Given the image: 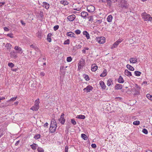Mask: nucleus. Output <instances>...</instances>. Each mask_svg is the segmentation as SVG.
<instances>
[{"label":"nucleus","instance_id":"nucleus-1","mask_svg":"<svg viewBox=\"0 0 152 152\" xmlns=\"http://www.w3.org/2000/svg\"><path fill=\"white\" fill-rule=\"evenodd\" d=\"M85 60L83 58H81L78 64V69L79 70H80L85 66Z\"/></svg>","mask_w":152,"mask_h":152},{"label":"nucleus","instance_id":"nucleus-2","mask_svg":"<svg viewBox=\"0 0 152 152\" xmlns=\"http://www.w3.org/2000/svg\"><path fill=\"white\" fill-rule=\"evenodd\" d=\"M97 42L100 44H102L105 42V38L103 37H100L96 38Z\"/></svg>","mask_w":152,"mask_h":152},{"label":"nucleus","instance_id":"nucleus-3","mask_svg":"<svg viewBox=\"0 0 152 152\" xmlns=\"http://www.w3.org/2000/svg\"><path fill=\"white\" fill-rule=\"evenodd\" d=\"M141 15L143 19H152L151 15L145 12L142 13Z\"/></svg>","mask_w":152,"mask_h":152},{"label":"nucleus","instance_id":"nucleus-4","mask_svg":"<svg viewBox=\"0 0 152 152\" xmlns=\"http://www.w3.org/2000/svg\"><path fill=\"white\" fill-rule=\"evenodd\" d=\"M140 89V87L136 84L134 88V91H135L134 94L137 95L139 94Z\"/></svg>","mask_w":152,"mask_h":152},{"label":"nucleus","instance_id":"nucleus-5","mask_svg":"<svg viewBox=\"0 0 152 152\" xmlns=\"http://www.w3.org/2000/svg\"><path fill=\"white\" fill-rule=\"evenodd\" d=\"M120 7L121 8L124 7L127 9L129 7V4L127 3L126 1L124 0L123 2L120 5Z\"/></svg>","mask_w":152,"mask_h":152},{"label":"nucleus","instance_id":"nucleus-6","mask_svg":"<svg viewBox=\"0 0 152 152\" xmlns=\"http://www.w3.org/2000/svg\"><path fill=\"white\" fill-rule=\"evenodd\" d=\"M93 88L90 85L88 86L86 88H84L83 90L85 91H86L87 93L91 91H92Z\"/></svg>","mask_w":152,"mask_h":152},{"label":"nucleus","instance_id":"nucleus-7","mask_svg":"<svg viewBox=\"0 0 152 152\" xmlns=\"http://www.w3.org/2000/svg\"><path fill=\"white\" fill-rule=\"evenodd\" d=\"M87 11L90 12H92L94 11L95 7L92 5L88 6L87 8Z\"/></svg>","mask_w":152,"mask_h":152},{"label":"nucleus","instance_id":"nucleus-8","mask_svg":"<svg viewBox=\"0 0 152 152\" xmlns=\"http://www.w3.org/2000/svg\"><path fill=\"white\" fill-rule=\"evenodd\" d=\"M57 126H50V131L51 133H54L56 129Z\"/></svg>","mask_w":152,"mask_h":152},{"label":"nucleus","instance_id":"nucleus-9","mask_svg":"<svg viewBox=\"0 0 152 152\" xmlns=\"http://www.w3.org/2000/svg\"><path fill=\"white\" fill-rule=\"evenodd\" d=\"M14 49L16 50H17L18 51V52L20 54L22 53L23 52L22 48L19 46H15L14 48Z\"/></svg>","mask_w":152,"mask_h":152},{"label":"nucleus","instance_id":"nucleus-10","mask_svg":"<svg viewBox=\"0 0 152 152\" xmlns=\"http://www.w3.org/2000/svg\"><path fill=\"white\" fill-rule=\"evenodd\" d=\"M97 69V66L96 64H93L91 66V70L93 72H95Z\"/></svg>","mask_w":152,"mask_h":152},{"label":"nucleus","instance_id":"nucleus-11","mask_svg":"<svg viewBox=\"0 0 152 152\" xmlns=\"http://www.w3.org/2000/svg\"><path fill=\"white\" fill-rule=\"evenodd\" d=\"M129 61L130 63L134 64L137 61V58H132L130 59Z\"/></svg>","mask_w":152,"mask_h":152},{"label":"nucleus","instance_id":"nucleus-12","mask_svg":"<svg viewBox=\"0 0 152 152\" xmlns=\"http://www.w3.org/2000/svg\"><path fill=\"white\" fill-rule=\"evenodd\" d=\"M66 35L67 36L75 38V34L73 32H67L66 33Z\"/></svg>","mask_w":152,"mask_h":152},{"label":"nucleus","instance_id":"nucleus-13","mask_svg":"<svg viewBox=\"0 0 152 152\" xmlns=\"http://www.w3.org/2000/svg\"><path fill=\"white\" fill-rule=\"evenodd\" d=\"M123 87L122 85L120 84H117L115 86V88L116 90L121 89Z\"/></svg>","mask_w":152,"mask_h":152},{"label":"nucleus","instance_id":"nucleus-14","mask_svg":"<svg viewBox=\"0 0 152 152\" xmlns=\"http://www.w3.org/2000/svg\"><path fill=\"white\" fill-rule=\"evenodd\" d=\"M124 74L128 77H130L132 75L131 72L129 71L127 69H126L125 70Z\"/></svg>","mask_w":152,"mask_h":152},{"label":"nucleus","instance_id":"nucleus-15","mask_svg":"<svg viewBox=\"0 0 152 152\" xmlns=\"http://www.w3.org/2000/svg\"><path fill=\"white\" fill-rule=\"evenodd\" d=\"M99 84L102 88L104 89H105L106 86L103 81H100Z\"/></svg>","mask_w":152,"mask_h":152},{"label":"nucleus","instance_id":"nucleus-16","mask_svg":"<svg viewBox=\"0 0 152 152\" xmlns=\"http://www.w3.org/2000/svg\"><path fill=\"white\" fill-rule=\"evenodd\" d=\"M50 126H57L56 121L54 119H52L51 121Z\"/></svg>","mask_w":152,"mask_h":152},{"label":"nucleus","instance_id":"nucleus-17","mask_svg":"<svg viewBox=\"0 0 152 152\" xmlns=\"http://www.w3.org/2000/svg\"><path fill=\"white\" fill-rule=\"evenodd\" d=\"M52 34L51 33H49L47 36V40L49 42L51 41V36Z\"/></svg>","mask_w":152,"mask_h":152},{"label":"nucleus","instance_id":"nucleus-18","mask_svg":"<svg viewBox=\"0 0 152 152\" xmlns=\"http://www.w3.org/2000/svg\"><path fill=\"white\" fill-rule=\"evenodd\" d=\"M39 107L37 106L34 105L30 108V109L33 111H37L39 109Z\"/></svg>","mask_w":152,"mask_h":152},{"label":"nucleus","instance_id":"nucleus-19","mask_svg":"<svg viewBox=\"0 0 152 152\" xmlns=\"http://www.w3.org/2000/svg\"><path fill=\"white\" fill-rule=\"evenodd\" d=\"M83 35H86V36L87 39H88L90 38L89 34L86 31H83Z\"/></svg>","mask_w":152,"mask_h":152},{"label":"nucleus","instance_id":"nucleus-20","mask_svg":"<svg viewBox=\"0 0 152 152\" xmlns=\"http://www.w3.org/2000/svg\"><path fill=\"white\" fill-rule=\"evenodd\" d=\"M118 82L120 83H123L124 82V80L121 76L119 77L118 79Z\"/></svg>","mask_w":152,"mask_h":152},{"label":"nucleus","instance_id":"nucleus-21","mask_svg":"<svg viewBox=\"0 0 152 152\" xmlns=\"http://www.w3.org/2000/svg\"><path fill=\"white\" fill-rule=\"evenodd\" d=\"M126 66L129 70L133 71L134 69V68L129 64H127Z\"/></svg>","mask_w":152,"mask_h":152},{"label":"nucleus","instance_id":"nucleus-22","mask_svg":"<svg viewBox=\"0 0 152 152\" xmlns=\"http://www.w3.org/2000/svg\"><path fill=\"white\" fill-rule=\"evenodd\" d=\"M43 7H44L45 8H46V9H48L50 6L49 4L47 2H43Z\"/></svg>","mask_w":152,"mask_h":152},{"label":"nucleus","instance_id":"nucleus-23","mask_svg":"<svg viewBox=\"0 0 152 152\" xmlns=\"http://www.w3.org/2000/svg\"><path fill=\"white\" fill-rule=\"evenodd\" d=\"M96 21H94V22L96 23L95 25H97L98 24H99L102 22V20H95Z\"/></svg>","mask_w":152,"mask_h":152},{"label":"nucleus","instance_id":"nucleus-24","mask_svg":"<svg viewBox=\"0 0 152 152\" xmlns=\"http://www.w3.org/2000/svg\"><path fill=\"white\" fill-rule=\"evenodd\" d=\"M38 146V145L35 143H33L32 145H31V146L32 149L33 150H35L37 149V147Z\"/></svg>","mask_w":152,"mask_h":152},{"label":"nucleus","instance_id":"nucleus-25","mask_svg":"<svg viewBox=\"0 0 152 152\" xmlns=\"http://www.w3.org/2000/svg\"><path fill=\"white\" fill-rule=\"evenodd\" d=\"M61 4H64V5H67L68 4V2L66 0H62L60 1Z\"/></svg>","mask_w":152,"mask_h":152},{"label":"nucleus","instance_id":"nucleus-26","mask_svg":"<svg viewBox=\"0 0 152 152\" xmlns=\"http://www.w3.org/2000/svg\"><path fill=\"white\" fill-rule=\"evenodd\" d=\"M75 15L74 14H73L68 16L67 17V19H75Z\"/></svg>","mask_w":152,"mask_h":152},{"label":"nucleus","instance_id":"nucleus-27","mask_svg":"<svg viewBox=\"0 0 152 152\" xmlns=\"http://www.w3.org/2000/svg\"><path fill=\"white\" fill-rule=\"evenodd\" d=\"M81 15L84 18L88 15V13L86 12H83L81 13Z\"/></svg>","mask_w":152,"mask_h":152},{"label":"nucleus","instance_id":"nucleus-28","mask_svg":"<svg viewBox=\"0 0 152 152\" xmlns=\"http://www.w3.org/2000/svg\"><path fill=\"white\" fill-rule=\"evenodd\" d=\"M134 73L135 76H139L140 75L141 72L140 71H136L134 72Z\"/></svg>","mask_w":152,"mask_h":152},{"label":"nucleus","instance_id":"nucleus-29","mask_svg":"<svg viewBox=\"0 0 152 152\" xmlns=\"http://www.w3.org/2000/svg\"><path fill=\"white\" fill-rule=\"evenodd\" d=\"M10 55H11V56L12 58H17V56H18L16 54H15L13 52H10Z\"/></svg>","mask_w":152,"mask_h":152},{"label":"nucleus","instance_id":"nucleus-30","mask_svg":"<svg viewBox=\"0 0 152 152\" xmlns=\"http://www.w3.org/2000/svg\"><path fill=\"white\" fill-rule=\"evenodd\" d=\"M77 118H78L84 119L85 118V116L84 115H77Z\"/></svg>","mask_w":152,"mask_h":152},{"label":"nucleus","instance_id":"nucleus-31","mask_svg":"<svg viewBox=\"0 0 152 152\" xmlns=\"http://www.w3.org/2000/svg\"><path fill=\"white\" fill-rule=\"evenodd\" d=\"M12 45L10 43H7L5 47L7 48V49H10L11 48Z\"/></svg>","mask_w":152,"mask_h":152},{"label":"nucleus","instance_id":"nucleus-32","mask_svg":"<svg viewBox=\"0 0 152 152\" xmlns=\"http://www.w3.org/2000/svg\"><path fill=\"white\" fill-rule=\"evenodd\" d=\"M39 99H38L36 100H35V104L34 105L36 106H37L38 107H39Z\"/></svg>","mask_w":152,"mask_h":152},{"label":"nucleus","instance_id":"nucleus-33","mask_svg":"<svg viewBox=\"0 0 152 152\" xmlns=\"http://www.w3.org/2000/svg\"><path fill=\"white\" fill-rule=\"evenodd\" d=\"M81 137L82 138L84 139V140H87V136L85 134H81Z\"/></svg>","mask_w":152,"mask_h":152},{"label":"nucleus","instance_id":"nucleus-34","mask_svg":"<svg viewBox=\"0 0 152 152\" xmlns=\"http://www.w3.org/2000/svg\"><path fill=\"white\" fill-rule=\"evenodd\" d=\"M118 45V43L117 42H116L113 44L112 46L111 47V48L113 49V48H116Z\"/></svg>","mask_w":152,"mask_h":152},{"label":"nucleus","instance_id":"nucleus-35","mask_svg":"<svg viewBox=\"0 0 152 152\" xmlns=\"http://www.w3.org/2000/svg\"><path fill=\"white\" fill-rule=\"evenodd\" d=\"M59 121L62 124H64L65 122V119H62V118H59L58 119Z\"/></svg>","mask_w":152,"mask_h":152},{"label":"nucleus","instance_id":"nucleus-36","mask_svg":"<svg viewBox=\"0 0 152 152\" xmlns=\"http://www.w3.org/2000/svg\"><path fill=\"white\" fill-rule=\"evenodd\" d=\"M112 81L111 79H109L107 82V85L108 86H110L111 85V83H112Z\"/></svg>","mask_w":152,"mask_h":152},{"label":"nucleus","instance_id":"nucleus-37","mask_svg":"<svg viewBox=\"0 0 152 152\" xmlns=\"http://www.w3.org/2000/svg\"><path fill=\"white\" fill-rule=\"evenodd\" d=\"M84 77L86 81H88L90 80L89 77L87 75H84Z\"/></svg>","mask_w":152,"mask_h":152},{"label":"nucleus","instance_id":"nucleus-38","mask_svg":"<svg viewBox=\"0 0 152 152\" xmlns=\"http://www.w3.org/2000/svg\"><path fill=\"white\" fill-rule=\"evenodd\" d=\"M146 97L149 99L152 100V95H151L149 94H148L146 95Z\"/></svg>","mask_w":152,"mask_h":152},{"label":"nucleus","instance_id":"nucleus-39","mask_svg":"<svg viewBox=\"0 0 152 152\" xmlns=\"http://www.w3.org/2000/svg\"><path fill=\"white\" fill-rule=\"evenodd\" d=\"M41 137V135L40 134H37L34 137V138L36 139H39Z\"/></svg>","mask_w":152,"mask_h":152},{"label":"nucleus","instance_id":"nucleus-40","mask_svg":"<svg viewBox=\"0 0 152 152\" xmlns=\"http://www.w3.org/2000/svg\"><path fill=\"white\" fill-rule=\"evenodd\" d=\"M8 66L9 67L12 68L14 66V64L12 63H9L8 64Z\"/></svg>","mask_w":152,"mask_h":152},{"label":"nucleus","instance_id":"nucleus-41","mask_svg":"<svg viewBox=\"0 0 152 152\" xmlns=\"http://www.w3.org/2000/svg\"><path fill=\"white\" fill-rule=\"evenodd\" d=\"M140 121H134L133 122V124L134 125H137L140 124Z\"/></svg>","mask_w":152,"mask_h":152},{"label":"nucleus","instance_id":"nucleus-42","mask_svg":"<svg viewBox=\"0 0 152 152\" xmlns=\"http://www.w3.org/2000/svg\"><path fill=\"white\" fill-rule=\"evenodd\" d=\"M38 152H44V150L43 149L40 147H38L37 149Z\"/></svg>","mask_w":152,"mask_h":152},{"label":"nucleus","instance_id":"nucleus-43","mask_svg":"<svg viewBox=\"0 0 152 152\" xmlns=\"http://www.w3.org/2000/svg\"><path fill=\"white\" fill-rule=\"evenodd\" d=\"M17 96H16L15 97L12 98L11 99H10L8 101H7V102H10V101H15V100H16V99H17Z\"/></svg>","mask_w":152,"mask_h":152},{"label":"nucleus","instance_id":"nucleus-44","mask_svg":"<svg viewBox=\"0 0 152 152\" xmlns=\"http://www.w3.org/2000/svg\"><path fill=\"white\" fill-rule=\"evenodd\" d=\"M72 60V58L70 56L68 57L67 58L66 60L68 62H70Z\"/></svg>","mask_w":152,"mask_h":152},{"label":"nucleus","instance_id":"nucleus-45","mask_svg":"<svg viewBox=\"0 0 152 152\" xmlns=\"http://www.w3.org/2000/svg\"><path fill=\"white\" fill-rule=\"evenodd\" d=\"M112 2V1L111 0H107V5L110 6H111Z\"/></svg>","mask_w":152,"mask_h":152},{"label":"nucleus","instance_id":"nucleus-46","mask_svg":"<svg viewBox=\"0 0 152 152\" xmlns=\"http://www.w3.org/2000/svg\"><path fill=\"white\" fill-rule=\"evenodd\" d=\"M71 122L74 125H76V122L75 121L74 119H72L71 120Z\"/></svg>","mask_w":152,"mask_h":152},{"label":"nucleus","instance_id":"nucleus-47","mask_svg":"<svg viewBox=\"0 0 152 152\" xmlns=\"http://www.w3.org/2000/svg\"><path fill=\"white\" fill-rule=\"evenodd\" d=\"M4 134V131L2 129H0V137L2 136Z\"/></svg>","mask_w":152,"mask_h":152},{"label":"nucleus","instance_id":"nucleus-48","mask_svg":"<svg viewBox=\"0 0 152 152\" xmlns=\"http://www.w3.org/2000/svg\"><path fill=\"white\" fill-rule=\"evenodd\" d=\"M142 132L144 133L145 134H147L148 133V131L147 130L145 129H143L142 130Z\"/></svg>","mask_w":152,"mask_h":152},{"label":"nucleus","instance_id":"nucleus-49","mask_svg":"<svg viewBox=\"0 0 152 152\" xmlns=\"http://www.w3.org/2000/svg\"><path fill=\"white\" fill-rule=\"evenodd\" d=\"M75 32L77 34H79L80 33L81 31L80 30L77 29L75 30Z\"/></svg>","mask_w":152,"mask_h":152},{"label":"nucleus","instance_id":"nucleus-50","mask_svg":"<svg viewBox=\"0 0 152 152\" xmlns=\"http://www.w3.org/2000/svg\"><path fill=\"white\" fill-rule=\"evenodd\" d=\"M69 43V39L65 41L64 43V45L68 44Z\"/></svg>","mask_w":152,"mask_h":152},{"label":"nucleus","instance_id":"nucleus-51","mask_svg":"<svg viewBox=\"0 0 152 152\" xmlns=\"http://www.w3.org/2000/svg\"><path fill=\"white\" fill-rule=\"evenodd\" d=\"M59 27L58 25L55 26L53 27L54 30L55 31H56V30H57V29H58Z\"/></svg>","mask_w":152,"mask_h":152},{"label":"nucleus","instance_id":"nucleus-52","mask_svg":"<svg viewBox=\"0 0 152 152\" xmlns=\"http://www.w3.org/2000/svg\"><path fill=\"white\" fill-rule=\"evenodd\" d=\"M7 36L11 38H12L13 37V34H7Z\"/></svg>","mask_w":152,"mask_h":152},{"label":"nucleus","instance_id":"nucleus-53","mask_svg":"<svg viewBox=\"0 0 152 152\" xmlns=\"http://www.w3.org/2000/svg\"><path fill=\"white\" fill-rule=\"evenodd\" d=\"M76 48H77V49H80L82 47L81 45L80 44H79L78 45H76Z\"/></svg>","mask_w":152,"mask_h":152},{"label":"nucleus","instance_id":"nucleus-54","mask_svg":"<svg viewBox=\"0 0 152 152\" xmlns=\"http://www.w3.org/2000/svg\"><path fill=\"white\" fill-rule=\"evenodd\" d=\"M106 72L107 71L106 69H105L103 72L102 73V74L104 75L103 76H105L106 75Z\"/></svg>","mask_w":152,"mask_h":152},{"label":"nucleus","instance_id":"nucleus-55","mask_svg":"<svg viewBox=\"0 0 152 152\" xmlns=\"http://www.w3.org/2000/svg\"><path fill=\"white\" fill-rule=\"evenodd\" d=\"M68 147L67 146H66L65 147L64 149L65 152H68Z\"/></svg>","mask_w":152,"mask_h":152},{"label":"nucleus","instance_id":"nucleus-56","mask_svg":"<svg viewBox=\"0 0 152 152\" xmlns=\"http://www.w3.org/2000/svg\"><path fill=\"white\" fill-rule=\"evenodd\" d=\"M91 146L92 148H95L96 147V145L95 144H92L91 145Z\"/></svg>","mask_w":152,"mask_h":152},{"label":"nucleus","instance_id":"nucleus-57","mask_svg":"<svg viewBox=\"0 0 152 152\" xmlns=\"http://www.w3.org/2000/svg\"><path fill=\"white\" fill-rule=\"evenodd\" d=\"M4 30L5 31H9V29L7 27H5L4 28Z\"/></svg>","mask_w":152,"mask_h":152},{"label":"nucleus","instance_id":"nucleus-58","mask_svg":"<svg viewBox=\"0 0 152 152\" xmlns=\"http://www.w3.org/2000/svg\"><path fill=\"white\" fill-rule=\"evenodd\" d=\"M113 18V17L111 15H109L107 18V19H112Z\"/></svg>","mask_w":152,"mask_h":152},{"label":"nucleus","instance_id":"nucleus-59","mask_svg":"<svg viewBox=\"0 0 152 152\" xmlns=\"http://www.w3.org/2000/svg\"><path fill=\"white\" fill-rule=\"evenodd\" d=\"M5 4V2H0V7L2 6L3 5H4Z\"/></svg>","mask_w":152,"mask_h":152},{"label":"nucleus","instance_id":"nucleus-60","mask_svg":"<svg viewBox=\"0 0 152 152\" xmlns=\"http://www.w3.org/2000/svg\"><path fill=\"white\" fill-rule=\"evenodd\" d=\"M64 114L63 113H62V114L60 118H62V119H64Z\"/></svg>","mask_w":152,"mask_h":152},{"label":"nucleus","instance_id":"nucleus-61","mask_svg":"<svg viewBox=\"0 0 152 152\" xmlns=\"http://www.w3.org/2000/svg\"><path fill=\"white\" fill-rule=\"evenodd\" d=\"M40 15L41 18H42L43 16V12H40Z\"/></svg>","mask_w":152,"mask_h":152},{"label":"nucleus","instance_id":"nucleus-62","mask_svg":"<svg viewBox=\"0 0 152 152\" xmlns=\"http://www.w3.org/2000/svg\"><path fill=\"white\" fill-rule=\"evenodd\" d=\"M40 75L42 76H44L45 75V74L43 72H41L40 73Z\"/></svg>","mask_w":152,"mask_h":152},{"label":"nucleus","instance_id":"nucleus-63","mask_svg":"<svg viewBox=\"0 0 152 152\" xmlns=\"http://www.w3.org/2000/svg\"><path fill=\"white\" fill-rule=\"evenodd\" d=\"M81 8L80 7H78L77 8H76L75 9H74V10H77V11H79L81 9Z\"/></svg>","mask_w":152,"mask_h":152},{"label":"nucleus","instance_id":"nucleus-64","mask_svg":"<svg viewBox=\"0 0 152 152\" xmlns=\"http://www.w3.org/2000/svg\"><path fill=\"white\" fill-rule=\"evenodd\" d=\"M20 22L21 23L22 25H23V26H25V24H26L25 23L23 20H21L20 21Z\"/></svg>","mask_w":152,"mask_h":152}]
</instances>
